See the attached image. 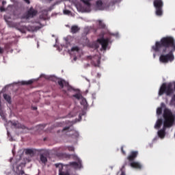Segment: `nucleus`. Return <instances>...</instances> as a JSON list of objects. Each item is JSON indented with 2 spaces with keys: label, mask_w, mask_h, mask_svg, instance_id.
I'll list each match as a JSON object with an SVG mask.
<instances>
[{
  "label": "nucleus",
  "mask_w": 175,
  "mask_h": 175,
  "mask_svg": "<svg viewBox=\"0 0 175 175\" xmlns=\"http://www.w3.org/2000/svg\"><path fill=\"white\" fill-rule=\"evenodd\" d=\"M155 53L162 52L159 57V62L161 64H168L174 61L175 40L172 36L163 37L160 41H157L152 46Z\"/></svg>",
  "instance_id": "nucleus-1"
},
{
  "label": "nucleus",
  "mask_w": 175,
  "mask_h": 175,
  "mask_svg": "<svg viewBox=\"0 0 175 175\" xmlns=\"http://www.w3.org/2000/svg\"><path fill=\"white\" fill-rule=\"evenodd\" d=\"M163 117L164 118L163 129L157 132V135L160 139H165L166 136V128H172L174 125L175 116L173 115L172 110L165 108L163 111Z\"/></svg>",
  "instance_id": "nucleus-2"
},
{
  "label": "nucleus",
  "mask_w": 175,
  "mask_h": 175,
  "mask_svg": "<svg viewBox=\"0 0 175 175\" xmlns=\"http://www.w3.org/2000/svg\"><path fill=\"white\" fill-rule=\"evenodd\" d=\"M175 91V81L169 83H163L159 88V96H162L163 94H165L167 96H170Z\"/></svg>",
  "instance_id": "nucleus-3"
},
{
  "label": "nucleus",
  "mask_w": 175,
  "mask_h": 175,
  "mask_svg": "<svg viewBox=\"0 0 175 175\" xmlns=\"http://www.w3.org/2000/svg\"><path fill=\"white\" fill-rule=\"evenodd\" d=\"M153 5L156 9V15L162 16L163 14V12L162 11L163 1L162 0H154Z\"/></svg>",
  "instance_id": "nucleus-4"
},
{
  "label": "nucleus",
  "mask_w": 175,
  "mask_h": 175,
  "mask_svg": "<svg viewBox=\"0 0 175 175\" xmlns=\"http://www.w3.org/2000/svg\"><path fill=\"white\" fill-rule=\"evenodd\" d=\"M38 14V11L35 9H33V7L30 8L29 10H27L26 13H25L22 18H25L26 20H28V18H33V17H35Z\"/></svg>",
  "instance_id": "nucleus-5"
},
{
  "label": "nucleus",
  "mask_w": 175,
  "mask_h": 175,
  "mask_svg": "<svg viewBox=\"0 0 175 175\" xmlns=\"http://www.w3.org/2000/svg\"><path fill=\"white\" fill-rule=\"evenodd\" d=\"M97 42L99 44H101V50H106V49H107V46L109 44V40L107 39H105L103 38H98Z\"/></svg>",
  "instance_id": "nucleus-6"
},
{
  "label": "nucleus",
  "mask_w": 175,
  "mask_h": 175,
  "mask_svg": "<svg viewBox=\"0 0 175 175\" xmlns=\"http://www.w3.org/2000/svg\"><path fill=\"white\" fill-rule=\"evenodd\" d=\"M55 167H59V175H70L69 171H63L64 165L62 163H56L55 164Z\"/></svg>",
  "instance_id": "nucleus-7"
},
{
  "label": "nucleus",
  "mask_w": 175,
  "mask_h": 175,
  "mask_svg": "<svg viewBox=\"0 0 175 175\" xmlns=\"http://www.w3.org/2000/svg\"><path fill=\"white\" fill-rule=\"evenodd\" d=\"M57 84L61 87V88H64V87H67L68 91H70L72 90V87L69 85V83L66 82L63 79H58Z\"/></svg>",
  "instance_id": "nucleus-8"
},
{
  "label": "nucleus",
  "mask_w": 175,
  "mask_h": 175,
  "mask_svg": "<svg viewBox=\"0 0 175 175\" xmlns=\"http://www.w3.org/2000/svg\"><path fill=\"white\" fill-rule=\"evenodd\" d=\"M139 152L137 151H132L130 155L128 156L127 159L129 162H133L136 158H137Z\"/></svg>",
  "instance_id": "nucleus-9"
},
{
  "label": "nucleus",
  "mask_w": 175,
  "mask_h": 175,
  "mask_svg": "<svg viewBox=\"0 0 175 175\" xmlns=\"http://www.w3.org/2000/svg\"><path fill=\"white\" fill-rule=\"evenodd\" d=\"M70 166H72L75 169H81L83 165H81V161H79L78 163L76 161L70 163Z\"/></svg>",
  "instance_id": "nucleus-10"
},
{
  "label": "nucleus",
  "mask_w": 175,
  "mask_h": 175,
  "mask_svg": "<svg viewBox=\"0 0 175 175\" xmlns=\"http://www.w3.org/2000/svg\"><path fill=\"white\" fill-rule=\"evenodd\" d=\"M130 165L131 167H133L134 169H139V170L143 167L140 163L136 161L131 162Z\"/></svg>",
  "instance_id": "nucleus-11"
},
{
  "label": "nucleus",
  "mask_w": 175,
  "mask_h": 175,
  "mask_svg": "<svg viewBox=\"0 0 175 175\" xmlns=\"http://www.w3.org/2000/svg\"><path fill=\"white\" fill-rule=\"evenodd\" d=\"M12 126H14V128H17L18 129H25V126L23 124H21L18 122H12Z\"/></svg>",
  "instance_id": "nucleus-12"
},
{
  "label": "nucleus",
  "mask_w": 175,
  "mask_h": 175,
  "mask_svg": "<svg viewBox=\"0 0 175 175\" xmlns=\"http://www.w3.org/2000/svg\"><path fill=\"white\" fill-rule=\"evenodd\" d=\"M40 161L41 163L46 165L47 163V157L44 154H41L40 155Z\"/></svg>",
  "instance_id": "nucleus-13"
},
{
  "label": "nucleus",
  "mask_w": 175,
  "mask_h": 175,
  "mask_svg": "<svg viewBox=\"0 0 175 175\" xmlns=\"http://www.w3.org/2000/svg\"><path fill=\"white\" fill-rule=\"evenodd\" d=\"M80 31V27L77 25H72L70 29L71 33H77Z\"/></svg>",
  "instance_id": "nucleus-14"
},
{
  "label": "nucleus",
  "mask_w": 175,
  "mask_h": 175,
  "mask_svg": "<svg viewBox=\"0 0 175 175\" xmlns=\"http://www.w3.org/2000/svg\"><path fill=\"white\" fill-rule=\"evenodd\" d=\"M33 81H35L33 79H30L29 81H22L21 82V84L22 85H31V84H32Z\"/></svg>",
  "instance_id": "nucleus-15"
},
{
  "label": "nucleus",
  "mask_w": 175,
  "mask_h": 175,
  "mask_svg": "<svg viewBox=\"0 0 175 175\" xmlns=\"http://www.w3.org/2000/svg\"><path fill=\"white\" fill-rule=\"evenodd\" d=\"M163 121H162V119H159L155 125H154V128L155 129H159V128H161V126H162V124H163Z\"/></svg>",
  "instance_id": "nucleus-16"
},
{
  "label": "nucleus",
  "mask_w": 175,
  "mask_h": 175,
  "mask_svg": "<svg viewBox=\"0 0 175 175\" xmlns=\"http://www.w3.org/2000/svg\"><path fill=\"white\" fill-rule=\"evenodd\" d=\"M66 133H68V132H74L75 133V135H77V132L75 131V130L73 129H70V126H66V127H64L62 130V132H66Z\"/></svg>",
  "instance_id": "nucleus-17"
},
{
  "label": "nucleus",
  "mask_w": 175,
  "mask_h": 175,
  "mask_svg": "<svg viewBox=\"0 0 175 175\" xmlns=\"http://www.w3.org/2000/svg\"><path fill=\"white\" fill-rule=\"evenodd\" d=\"M103 3L101 0H98L96 3V6L99 10H101Z\"/></svg>",
  "instance_id": "nucleus-18"
},
{
  "label": "nucleus",
  "mask_w": 175,
  "mask_h": 175,
  "mask_svg": "<svg viewBox=\"0 0 175 175\" xmlns=\"http://www.w3.org/2000/svg\"><path fill=\"white\" fill-rule=\"evenodd\" d=\"M3 98H4L5 100H6L8 103H12V97H10V96H9L6 94H4Z\"/></svg>",
  "instance_id": "nucleus-19"
},
{
  "label": "nucleus",
  "mask_w": 175,
  "mask_h": 175,
  "mask_svg": "<svg viewBox=\"0 0 175 175\" xmlns=\"http://www.w3.org/2000/svg\"><path fill=\"white\" fill-rule=\"evenodd\" d=\"M25 153L26 154V155H33L34 154L33 150L32 149H26Z\"/></svg>",
  "instance_id": "nucleus-20"
},
{
  "label": "nucleus",
  "mask_w": 175,
  "mask_h": 175,
  "mask_svg": "<svg viewBox=\"0 0 175 175\" xmlns=\"http://www.w3.org/2000/svg\"><path fill=\"white\" fill-rule=\"evenodd\" d=\"M116 38V39H118V38H120V34L118 33V32H116V33H110V37L111 39V37Z\"/></svg>",
  "instance_id": "nucleus-21"
},
{
  "label": "nucleus",
  "mask_w": 175,
  "mask_h": 175,
  "mask_svg": "<svg viewBox=\"0 0 175 175\" xmlns=\"http://www.w3.org/2000/svg\"><path fill=\"white\" fill-rule=\"evenodd\" d=\"M98 27L99 28L103 29L106 27V25L102 21H98Z\"/></svg>",
  "instance_id": "nucleus-22"
},
{
  "label": "nucleus",
  "mask_w": 175,
  "mask_h": 175,
  "mask_svg": "<svg viewBox=\"0 0 175 175\" xmlns=\"http://www.w3.org/2000/svg\"><path fill=\"white\" fill-rule=\"evenodd\" d=\"M157 116H161V114H162V107L157 108Z\"/></svg>",
  "instance_id": "nucleus-23"
},
{
  "label": "nucleus",
  "mask_w": 175,
  "mask_h": 175,
  "mask_svg": "<svg viewBox=\"0 0 175 175\" xmlns=\"http://www.w3.org/2000/svg\"><path fill=\"white\" fill-rule=\"evenodd\" d=\"M82 2H83V3H85V5H86L87 6H91V3H90V1H88V0H81Z\"/></svg>",
  "instance_id": "nucleus-24"
},
{
  "label": "nucleus",
  "mask_w": 175,
  "mask_h": 175,
  "mask_svg": "<svg viewBox=\"0 0 175 175\" xmlns=\"http://www.w3.org/2000/svg\"><path fill=\"white\" fill-rule=\"evenodd\" d=\"M122 0H112L111 1V3H112L113 5H116V3H120V2H121Z\"/></svg>",
  "instance_id": "nucleus-25"
},
{
  "label": "nucleus",
  "mask_w": 175,
  "mask_h": 175,
  "mask_svg": "<svg viewBox=\"0 0 175 175\" xmlns=\"http://www.w3.org/2000/svg\"><path fill=\"white\" fill-rule=\"evenodd\" d=\"M74 98H76V99H80L81 98V94H76L72 96Z\"/></svg>",
  "instance_id": "nucleus-26"
},
{
  "label": "nucleus",
  "mask_w": 175,
  "mask_h": 175,
  "mask_svg": "<svg viewBox=\"0 0 175 175\" xmlns=\"http://www.w3.org/2000/svg\"><path fill=\"white\" fill-rule=\"evenodd\" d=\"M79 50H80L79 46H74L71 49V51H79Z\"/></svg>",
  "instance_id": "nucleus-27"
},
{
  "label": "nucleus",
  "mask_w": 175,
  "mask_h": 175,
  "mask_svg": "<svg viewBox=\"0 0 175 175\" xmlns=\"http://www.w3.org/2000/svg\"><path fill=\"white\" fill-rule=\"evenodd\" d=\"M67 148H68V151H72V152H74V151H75V147H73V146H68Z\"/></svg>",
  "instance_id": "nucleus-28"
},
{
  "label": "nucleus",
  "mask_w": 175,
  "mask_h": 175,
  "mask_svg": "<svg viewBox=\"0 0 175 175\" xmlns=\"http://www.w3.org/2000/svg\"><path fill=\"white\" fill-rule=\"evenodd\" d=\"M121 152L123 155H126V152H125V150H124V146L121 147Z\"/></svg>",
  "instance_id": "nucleus-29"
},
{
  "label": "nucleus",
  "mask_w": 175,
  "mask_h": 175,
  "mask_svg": "<svg viewBox=\"0 0 175 175\" xmlns=\"http://www.w3.org/2000/svg\"><path fill=\"white\" fill-rule=\"evenodd\" d=\"M64 14H70V12L68 10L64 11Z\"/></svg>",
  "instance_id": "nucleus-30"
},
{
  "label": "nucleus",
  "mask_w": 175,
  "mask_h": 175,
  "mask_svg": "<svg viewBox=\"0 0 175 175\" xmlns=\"http://www.w3.org/2000/svg\"><path fill=\"white\" fill-rule=\"evenodd\" d=\"M100 64V60L98 59L97 64H94V66H99Z\"/></svg>",
  "instance_id": "nucleus-31"
},
{
  "label": "nucleus",
  "mask_w": 175,
  "mask_h": 175,
  "mask_svg": "<svg viewBox=\"0 0 175 175\" xmlns=\"http://www.w3.org/2000/svg\"><path fill=\"white\" fill-rule=\"evenodd\" d=\"M25 1V2L26 3H27L28 5H29V3H31V2L29 1V0H24Z\"/></svg>",
  "instance_id": "nucleus-32"
},
{
  "label": "nucleus",
  "mask_w": 175,
  "mask_h": 175,
  "mask_svg": "<svg viewBox=\"0 0 175 175\" xmlns=\"http://www.w3.org/2000/svg\"><path fill=\"white\" fill-rule=\"evenodd\" d=\"M100 73H97V75H96V77L98 78V79H100Z\"/></svg>",
  "instance_id": "nucleus-33"
},
{
  "label": "nucleus",
  "mask_w": 175,
  "mask_h": 175,
  "mask_svg": "<svg viewBox=\"0 0 175 175\" xmlns=\"http://www.w3.org/2000/svg\"><path fill=\"white\" fill-rule=\"evenodd\" d=\"M24 170H21V172H20V174H24Z\"/></svg>",
  "instance_id": "nucleus-34"
},
{
  "label": "nucleus",
  "mask_w": 175,
  "mask_h": 175,
  "mask_svg": "<svg viewBox=\"0 0 175 175\" xmlns=\"http://www.w3.org/2000/svg\"><path fill=\"white\" fill-rule=\"evenodd\" d=\"M120 175H125V172L124 171H122V173Z\"/></svg>",
  "instance_id": "nucleus-35"
},
{
  "label": "nucleus",
  "mask_w": 175,
  "mask_h": 175,
  "mask_svg": "<svg viewBox=\"0 0 175 175\" xmlns=\"http://www.w3.org/2000/svg\"><path fill=\"white\" fill-rule=\"evenodd\" d=\"M0 10H1V12H3V10H5V9H3V8H1Z\"/></svg>",
  "instance_id": "nucleus-36"
},
{
  "label": "nucleus",
  "mask_w": 175,
  "mask_h": 175,
  "mask_svg": "<svg viewBox=\"0 0 175 175\" xmlns=\"http://www.w3.org/2000/svg\"><path fill=\"white\" fill-rule=\"evenodd\" d=\"M37 109H38V107H33V110H37Z\"/></svg>",
  "instance_id": "nucleus-37"
},
{
  "label": "nucleus",
  "mask_w": 175,
  "mask_h": 175,
  "mask_svg": "<svg viewBox=\"0 0 175 175\" xmlns=\"http://www.w3.org/2000/svg\"><path fill=\"white\" fill-rule=\"evenodd\" d=\"M2 3L3 5H6V1H3Z\"/></svg>",
  "instance_id": "nucleus-38"
},
{
  "label": "nucleus",
  "mask_w": 175,
  "mask_h": 175,
  "mask_svg": "<svg viewBox=\"0 0 175 175\" xmlns=\"http://www.w3.org/2000/svg\"><path fill=\"white\" fill-rule=\"evenodd\" d=\"M74 61H77V57H74Z\"/></svg>",
  "instance_id": "nucleus-39"
},
{
  "label": "nucleus",
  "mask_w": 175,
  "mask_h": 175,
  "mask_svg": "<svg viewBox=\"0 0 175 175\" xmlns=\"http://www.w3.org/2000/svg\"><path fill=\"white\" fill-rule=\"evenodd\" d=\"M98 47H99V46H98V44H96V49H98Z\"/></svg>",
  "instance_id": "nucleus-40"
},
{
  "label": "nucleus",
  "mask_w": 175,
  "mask_h": 175,
  "mask_svg": "<svg viewBox=\"0 0 175 175\" xmlns=\"http://www.w3.org/2000/svg\"><path fill=\"white\" fill-rule=\"evenodd\" d=\"M79 118H81V115H79Z\"/></svg>",
  "instance_id": "nucleus-41"
},
{
  "label": "nucleus",
  "mask_w": 175,
  "mask_h": 175,
  "mask_svg": "<svg viewBox=\"0 0 175 175\" xmlns=\"http://www.w3.org/2000/svg\"><path fill=\"white\" fill-rule=\"evenodd\" d=\"M88 58H90V59H91V56H89Z\"/></svg>",
  "instance_id": "nucleus-42"
},
{
  "label": "nucleus",
  "mask_w": 175,
  "mask_h": 175,
  "mask_svg": "<svg viewBox=\"0 0 175 175\" xmlns=\"http://www.w3.org/2000/svg\"><path fill=\"white\" fill-rule=\"evenodd\" d=\"M154 57H155V55H154Z\"/></svg>",
  "instance_id": "nucleus-43"
},
{
  "label": "nucleus",
  "mask_w": 175,
  "mask_h": 175,
  "mask_svg": "<svg viewBox=\"0 0 175 175\" xmlns=\"http://www.w3.org/2000/svg\"><path fill=\"white\" fill-rule=\"evenodd\" d=\"M49 1H53V0H49Z\"/></svg>",
  "instance_id": "nucleus-44"
}]
</instances>
